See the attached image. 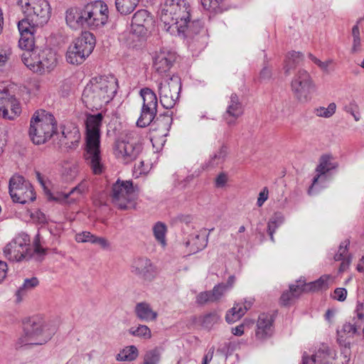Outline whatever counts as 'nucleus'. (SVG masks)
<instances>
[{
    "label": "nucleus",
    "mask_w": 364,
    "mask_h": 364,
    "mask_svg": "<svg viewBox=\"0 0 364 364\" xmlns=\"http://www.w3.org/2000/svg\"><path fill=\"white\" fill-rule=\"evenodd\" d=\"M118 87V80L113 75L93 77L83 90L82 100L88 109H101L114 98Z\"/></svg>",
    "instance_id": "f257e3e1"
},
{
    "label": "nucleus",
    "mask_w": 364,
    "mask_h": 364,
    "mask_svg": "<svg viewBox=\"0 0 364 364\" xmlns=\"http://www.w3.org/2000/svg\"><path fill=\"white\" fill-rule=\"evenodd\" d=\"M33 251L30 245V237L26 233L16 235L3 249L4 257L11 262H21L35 259L41 261L43 259L45 250L41 247L40 235L38 233L33 241Z\"/></svg>",
    "instance_id": "f03ea898"
},
{
    "label": "nucleus",
    "mask_w": 364,
    "mask_h": 364,
    "mask_svg": "<svg viewBox=\"0 0 364 364\" xmlns=\"http://www.w3.org/2000/svg\"><path fill=\"white\" fill-rule=\"evenodd\" d=\"M190 16V6L186 0H166L160 19L167 31L176 29L178 34L185 35Z\"/></svg>",
    "instance_id": "7ed1b4c3"
},
{
    "label": "nucleus",
    "mask_w": 364,
    "mask_h": 364,
    "mask_svg": "<svg viewBox=\"0 0 364 364\" xmlns=\"http://www.w3.org/2000/svg\"><path fill=\"white\" fill-rule=\"evenodd\" d=\"M95 46V38L90 32H85L70 46L67 53V62L73 65L82 64L92 53Z\"/></svg>",
    "instance_id": "20e7f679"
},
{
    "label": "nucleus",
    "mask_w": 364,
    "mask_h": 364,
    "mask_svg": "<svg viewBox=\"0 0 364 364\" xmlns=\"http://www.w3.org/2000/svg\"><path fill=\"white\" fill-rule=\"evenodd\" d=\"M45 319L42 316H33L24 323L23 335L18 339V345L31 346L43 345L46 342Z\"/></svg>",
    "instance_id": "39448f33"
},
{
    "label": "nucleus",
    "mask_w": 364,
    "mask_h": 364,
    "mask_svg": "<svg viewBox=\"0 0 364 364\" xmlns=\"http://www.w3.org/2000/svg\"><path fill=\"white\" fill-rule=\"evenodd\" d=\"M135 135L136 133L131 132L124 139L117 140L114 144V154L124 164L135 161L142 152L143 144Z\"/></svg>",
    "instance_id": "423d86ee"
},
{
    "label": "nucleus",
    "mask_w": 364,
    "mask_h": 364,
    "mask_svg": "<svg viewBox=\"0 0 364 364\" xmlns=\"http://www.w3.org/2000/svg\"><path fill=\"white\" fill-rule=\"evenodd\" d=\"M9 193L12 201L16 203L26 204L36 198L31 183L18 173L14 174L9 181Z\"/></svg>",
    "instance_id": "0eeeda50"
},
{
    "label": "nucleus",
    "mask_w": 364,
    "mask_h": 364,
    "mask_svg": "<svg viewBox=\"0 0 364 364\" xmlns=\"http://www.w3.org/2000/svg\"><path fill=\"white\" fill-rule=\"evenodd\" d=\"M136 191L132 181L118 179L112 188L113 203L120 210L135 208Z\"/></svg>",
    "instance_id": "6e6552de"
},
{
    "label": "nucleus",
    "mask_w": 364,
    "mask_h": 364,
    "mask_svg": "<svg viewBox=\"0 0 364 364\" xmlns=\"http://www.w3.org/2000/svg\"><path fill=\"white\" fill-rule=\"evenodd\" d=\"M139 94L143 99V104L136 125L144 128L150 125L156 117L158 99L156 93L149 87L141 88Z\"/></svg>",
    "instance_id": "1a4fd4ad"
},
{
    "label": "nucleus",
    "mask_w": 364,
    "mask_h": 364,
    "mask_svg": "<svg viewBox=\"0 0 364 364\" xmlns=\"http://www.w3.org/2000/svg\"><path fill=\"white\" fill-rule=\"evenodd\" d=\"M84 158L95 174L102 172L100 156V133H85Z\"/></svg>",
    "instance_id": "9d476101"
},
{
    "label": "nucleus",
    "mask_w": 364,
    "mask_h": 364,
    "mask_svg": "<svg viewBox=\"0 0 364 364\" xmlns=\"http://www.w3.org/2000/svg\"><path fill=\"white\" fill-rule=\"evenodd\" d=\"M291 90L296 100L306 102L311 98L315 85L309 72L299 69L294 75L291 82Z\"/></svg>",
    "instance_id": "9b49d317"
},
{
    "label": "nucleus",
    "mask_w": 364,
    "mask_h": 364,
    "mask_svg": "<svg viewBox=\"0 0 364 364\" xmlns=\"http://www.w3.org/2000/svg\"><path fill=\"white\" fill-rule=\"evenodd\" d=\"M109 10L106 4L95 1L84 6L85 27L95 29L104 26L108 21Z\"/></svg>",
    "instance_id": "f8f14e48"
},
{
    "label": "nucleus",
    "mask_w": 364,
    "mask_h": 364,
    "mask_svg": "<svg viewBox=\"0 0 364 364\" xmlns=\"http://www.w3.org/2000/svg\"><path fill=\"white\" fill-rule=\"evenodd\" d=\"M33 18L30 21L29 18H25L19 21L17 25L20 35L18 47L27 53L34 51L33 48L38 39L36 34L39 29L43 31L42 28H38L33 23Z\"/></svg>",
    "instance_id": "ddd939ff"
},
{
    "label": "nucleus",
    "mask_w": 364,
    "mask_h": 364,
    "mask_svg": "<svg viewBox=\"0 0 364 364\" xmlns=\"http://www.w3.org/2000/svg\"><path fill=\"white\" fill-rule=\"evenodd\" d=\"M21 107L19 101L9 93L6 87H0V117L14 120L20 116Z\"/></svg>",
    "instance_id": "4468645a"
},
{
    "label": "nucleus",
    "mask_w": 364,
    "mask_h": 364,
    "mask_svg": "<svg viewBox=\"0 0 364 364\" xmlns=\"http://www.w3.org/2000/svg\"><path fill=\"white\" fill-rule=\"evenodd\" d=\"M60 137L56 143L58 148L67 151L75 150L80 144L81 134L75 124L60 125Z\"/></svg>",
    "instance_id": "2eb2a0df"
},
{
    "label": "nucleus",
    "mask_w": 364,
    "mask_h": 364,
    "mask_svg": "<svg viewBox=\"0 0 364 364\" xmlns=\"http://www.w3.org/2000/svg\"><path fill=\"white\" fill-rule=\"evenodd\" d=\"M181 88L180 81L173 78L166 85L159 84L160 102L165 109H170L173 107L178 99Z\"/></svg>",
    "instance_id": "dca6fc26"
},
{
    "label": "nucleus",
    "mask_w": 364,
    "mask_h": 364,
    "mask_svg": "<svg viewBox=\"0 0 364 364\" xmlns=\"http://www.w3.org/2000/svg\"><path fill=\"white\" fill-rule=\"evenodd\" d=\"M45 119L46 110L43 109L36 111L31 119L28 133L35 144L40 145L46 142Z\"/></svg>",
    "instance_id": "f3484780"
},
{
    "label": "nucleus",
    "mask_w": 364,
    "mask_h": 364,
    "mask_svg": "<svg viewBox=\"0 0 364 364\" xmlns=\"http://www.w3.org/2000/svg\"><path fill=\"white\" fill-rule=\"evenodd\" d=\"M338 167V162L333 160L331 154H323L321 156L318 164L316 168V175L312 179L311 186L309 187L308 193L311 195L314 193V188L319 180L326 181V175L333 170Z\"/></svg>",
    "instance_id": "a211bd4d"
},
{
    "label": "nucleus",
    "mask_w": 364,
    "mask_h": 364,
    "mask_svg": "<svg viewBox=\"0 0 364 364\" xmlns=\"http://www.w3.org/2000/svg\"><path fill=\"white\" fill-rule=\"evenodd\" d=\"M130 270L138 278L149 282L153 280L157 274L156 266L147 257L134 259Z\"/></svg>",
    "instance_id": "6ab92c4d"
},
{
    "label": "nucleus",
    "mask_w": 364,
    "mask_h": 364,
    "mask_svg": "<svg viewBox=\"0 0 364 364\" xmlns=\"http://www.w3.org/2000/svg\"><path fill=\"white\" fill-rule=\"evenodd\" d=\"M244 113V107L237 94L232 93L228 102L223 118L229 126L235 124L236 120Z\"/></svg>",
    "instance_id": "aec40b11"
},
{
    "label": "nucleus",
    "mask_w": 364,
    "mask_h": 364,
    "mask_svg": "<svg viewBox=\"0 0 364 364\" xmlns=\"http://www.w3.org/2000/svg\"><path fill=\"white\" fill-rule=\"evenodd\" d=\"M175 60L176 54L174 52L163 48L156 53L153 66L158 73H166L172 67Z\"/></svg>",
    "instance_id": "412c9836"
},
{
    "label": "nucleus",
    "mask_w": 364,
    "mask_h": 364,
    "mask_svg": "<svg viewBox=\"0 0 364 364\" xmlns=\"http://www.w3.org/2000/svg\"><path fill=\"white\" fill-rule=\"evenodd\" d=\"M153 18L150 13L145 9L137 11L132 19V28L134 33L144 34L151 26Z\"/></svg>",
    "instance_id": "4be33fe9"
},
{
    "label": "nucleus",
    "mask_w": 364,
    "mask_h": 364,
    "mask_svg": "<svg viewBox=\"0 0 364 364\" xmlns=\"http://www.w3.org/2000/svg\"><path fill=\"white\" fill-rule=\"evenodd\" d=\"M22 61L31 70L38 74L44 73L45 53L41 50V55L37 50L31 53H23L21 56Z\"/></svg>",
    "instance_id": "5701e85b"
},
{
    "label": "nucleus",
    "mask_w": 364,
    "mask_h": 364,
    "mask_svg": "<svg viewBox=\"0 0 364 364\" xmlns=\"http://www.w3.org/2000/svg\"><path fill=\"white\" fill-rule=\"evenodd\" d=\"M273 318L268 314H261L257 320L255 336L258 340H266L273 333Z\"/></svg>",
    "instance_id": "b1692460"
},
{
    "label": "nucleus",
    "mask_w": 364,
    "mask_h": 364,
    "mask_svg": "<svg viewBox=\"0 0 364 364\" xmlns=\"http://www.w3.org/2000/svg\"><path fill=\"white\" fill-rule=\"evenodd\" d=\"M155 120L152 122V132H159L158 134H154L153 137L166 136L171 129L173 122L172 112L166 111L164 114H161L155 117Z\"/></svg>",
    "instance_id": "393cba45"
},
{
    "label": "nucleus",
    "mask_w": 364,
    "mask_h": 364,
    "mask_svg": "<svg viewBox=\"0 0 364 364\" xmlns=\"http://www.w3.org/2000/svg\"><path fill=\"white\" fill-rule=\"evenodd\" d=\"M45 3V0H21L19 1L23 13L27 16V18L33 17V16L43 17Z\"/></svg>",
    "instance_id": "a878e982"
},
{
    "label": "nucleus",
    "mask_w": 364,
    "mask_h": 364,
    "mask_svg": "<svg viewBox=\"0 0 364 364\" xmlns=\"http://www.w3.org/2000/svg\"><path fill=\"white\" fill-rule=\"evenodd\" d=\"M136 317L141 321L151 322L156 320L158 314L146 301L139 302L134 309Z\"/></svg>",
    "instance_id": "bb28decb"
},
{
    "label": "nucleus",
    "mask_w": 364,
    "mask_h": 364,
    "mask_svg": "<svg viewBox=\"0 0 364 364\" xmlns=\"http://www.w3.org/2000/svg\"><path fill=\"white\" fill-rule=\"evenodd\" d=\"M84 18V7L82 9L71 8L66 11V23L73 29L85 27Z\"/></svg>",
    "instance_id": "cd10ccee"
},
{
    "label": "nucleus",
    "mask_w": 364,
    "mask_h": 364,
    "mask_svg": "<svg viewBox=\"0 0 364 364\" xmlns=\"http://www.w3.org/2000/svg\"><path fill=\"white\" fill-rule=\"evenodd\" d=\"M331 276L328 274H323L318 279L306 283L304 281L299 280L297 283L301 287L302 292H315L323 289H327L329 287L328 281Z\"/></svg>",
    "instance_id": "c85d7f7f"
},
{
    "label": "nucleus",
    "mask_w": 364,
    "mask_h": 364,
    "mask_svg": "<svg viewBox=\"0 0 364 364\" xmlns=\"http://www.w3.org/2000/svg\"><path fill=\"white\" fill-rule=\"evenodd\" d=\"M349 240H346L343 242H342L339 245L337 253L334 255L335 261H341L339 267V272H341L346 271L348 268L351 262L352 257L348 253V247L349 246Z\"/></svg>",
    "instance_id": "c756f323"
},
{
    "label": "nucleus",
    "mask_w": 364,
    "mask_h": 364,
    "mask_svg": "<svg viewBox=\"0 0 364 364\" xmlns=\"http://www.w3.org/2000/svg\"><path fill=\"white\" fill-rule=\"evenodd\" d=\"M301 287L299 283L289 285V289L285 291L281 295L279 302L283 306H289L293 304L295 299H298L303 293Z\"/></svg>",
    "instance_id": "7c9ffc66"
},
{
    "label": "nucleus",
    "mask_w": 364,
    "mask_h": 364,
    "mask_svg": "<svg viewBox=\"0 0 364 364\" xmlns=\"http://www.w3.org/2000/svg\"><path fill=\"white\" fill-rule=\"evenodd\" d=\"M252 301H245L242 306L239 304H235L231 309H230L225 316V321L228 323H232L238 321L251 307Z\"/></svg>",
    "instance_id": "2f4dec72"
},
{
    "label": "nucleus",
    "mask_w": 364,
    "mask_h": 364,
    "mask_svg": "<svg viewBox=\"0 0 364 364\" xmlns=\"http://www.w3.org/2000/svg\"><path fill=\"white\" fill-rule=\"evenodd\" d=\"M338 341L341 345L344 346L346 348H350V342L344 338L343 334H346L347 338H353L358 333V328L355 324L350 323H346L343 325L342 329L337 331Z\"/></svg>",
    "instance_id": "473e14b6"
},
{
    "label": "nucleus",
    "mask_w": 364,
    "mask_h": 364,
    "mask_svg": "<svg viewBox=\"0 0 364 364\" xmlns=\"http://www.w3.org/2000/svg\"><path fill=\"white\" fill-rule=\"evenodd\" d=\"M85 189L86 187L85 185L80 184L73 188L68 193H56L55 194H54L47 188V202L55 201L56 203H61L65 201L70 195L74 194L75 193L81 194L85 192Z\"/></svg>",
    "instance_id": "72a5a7b5"
},
{
    "label": "nucleus",
    "mask_w": 364,
    "mask_h": 364,
    "mask_svg": "<svg viewBox=\"0 0 364 364\" xmlns=\"http://www.w3.org/2000/svg\"><path fill=\"white\" fill-rule=\"evenodd\" d=\"M304 55L300 52L291 51L287 56L284 65V74L290 75L292 70L295 69L297 65L303 60Z\"/></svg>",
    "instance_id": "f704fd0d"
},
{
    "label": "nucleus",
    "mask_w": 364,
    "mask_h": 364,
    "mask_svg": "<svg viewBox=\"0 0 364 364\" xmlns=\"http://www.w3.org/2000/svg\"><path fill=\"white\" fill-rule=\"evenodd\" d=\"M102 119L103 116L101 113H97L96 114H87L85 121L86 133H100Z\"/></svg>",
    "instance_id": "c9c22d12"
},
{
    "label": "nucleus",
    "mask_w": 364,
    "mask_h": 364,
    "mask_svg": "<svg viewBox=\"0 0 364 364\" xmlns=\"http://www.w3.org/2000/svg\"><path fill=\"white\" fill-rule=\"evenodd\" d=\"M208 244V239L200 235H191L188 241L186 242V246L190 247V251L196 253L203 250Z\"/></svg>",
    "instance_id": "e433bc0d"
},
{
    "label": "nucleus",
    "mask_w": 364,
    "mask_h": 364,
    "mask_svg": "<svg viewBox=\"0 0 364 364\" xmlns=\"http://www.w3.org/2000/svg\"><path fill=\"white\" fill-rule=\"evenodd\" d=\"M38 284L39 282L36 277L26 279L23 284L18 289L16 292V302H21L28 292L37 287Z\"/></svg>",
    "instance_id": "4c0bfd02"
},
{
    "label": "nucleus",
    "mask_w": 364,
    "mask_h": 364,
    "mask_svg": "<svg viewBox=\"0 0 364 364\" xmlns=\"http://www.w3.org/2000/svg\"><path fill=\"white\" fill-rule=\"evenodd\" d=\"M228 153V146L225 144L222 145L217 151L210 156L209 160L205 164L206 168H213L223 163Z\"/></svg>",
    "instance_id": "58836bf2"
},
{
    "label": "nucleus",
    "mask_w": 364,
    "mask_h": 364,
    "mask_svg": "<svg viewBox=\"0 0 364 364\" xmlns=\"http://www.w3.org/2000/svg\"><path fill=\"white\" fill-rule=\"evenodd\" d=\"M139 350L135 346H128L124 348L117 355L116 359L118 361H133L137 358Z\"/></svg>",
    "instance_id": "ea45409f"
},
{
    "label": "nucleus",
    "mask_w": 364,
    "mask_h": 364,
    "mask_svg": "<svg viewBox=\"0 0 364 364\" xmlns=\"http://www.w3.org/2000/svg\"><path fill=\"white\" fill-rule=\"evenodd\" d=\"M139 2V0H115V6L118 12L127 15L135 9Z\"/></svg>",
    "instance_id": "a19ab883"
},
{
    "label": "nucleus",
    "mask_w": 364,
    "mask_h": 364,
    "mask_svg": "<svg viewBox=\"0 0 364 364\" xmlns=\"http://www.w3.org/2000/svg\"><path fill=\"white\" fill-rule=\"evenodd\" d=\"M78 173V165L76 163L66 162L63 166L62 176L66 181H71Z\"/></svg>",
    "instance_id": "79ce46f5"
},
{
    "label": "nucleus",
    "mask_w": 364,
    "mask_h": 364,
    "mask_svg": "<svg viewBox=\"0 0 364 364\" xmlns=\"http://www.w3.org/2000/svg\"><path fill=\"white\" fill-rule=\"evenodd\" d=\"M129 333L133 336L144 339H149L151 337L150 328L142 324H139L136 327H132L129 329Z\"/></svg>",
    "instance_id": "37998d69"
},
{
    "label": "nucleus",
    "mask_w": 364,
    "mask_h": 364,
    "mask_svg": "<svg viewBox=\"0 0 364 364\" xmlns=\"http://www.w3.org/2000/svg\"><path fill=\"white\" fill-rule=\"evenodd\" d=\"M154 235L156 240L161 243L163 247L166 245V226L161 222L156 223L153 228Z\"/></svg>",
    "instance_id": "c03bdc74"
},
{
    "label": "nucleus",
    "mask_w": 364,
    "mask_h": 364,
    "mask_svg": "<svg viewBox=\"0 0 364 364\" xmlns=\"http://www.w3.org/2000/svg\"><path fill=\"white\" fill-rule=\"evenodd\" d=\"M58 135L59 132L57 120L52 114L47 113V138L49 137L50 139Z\"/></svg>",
    "instance_id": "a18cd8bd"
},
{
    "label": "nucleus",
    "mask_w": 364,
    "mask_h": 364,
    "mask_svg": "<svg viewBox=\"0 0 364 364\" xmlns=\"http://www.w3.org/2000/svg\"><path fill=\"white\" fill-rule=\"evenodd\" d=\"M161 354V350L158 348L148 350L144 355V364H159Z\"/></svg>",
    "instance_id": "49530a36"
},
{
    "label": "nucleus",
    "mask_w": 364,
    "mask_h": 364,
    "mask_svg": "<svg viewBox=\"0 0 364 364\" xmlns=\"http://www.w3.org/2000/svg\"><path fill=\"white\" fill-rule=\"evenodd\" d=\"M223 0H200V3L204 9L213 13H218L223 11L221 4Z\"/></svg>",
    "instance_id": "de8ad7c7"
},
{
    "label": "nucleus",
    "mask_w": 364,
    "mask_h": 364,
    "mask_svg": "<svg viewBox=\"0 0 364 364\" xmlns=\"http://www.w3.org/2000/svg\"><path fill=\"white\" fill-rule=\"evenodd\" d=\"M220 316L217 312H210L203 316L201 325L205 328L210 329L215 323L220 320Z\"/></svg>",
    "instance_id": "09e8293b"
},
{
    "label": "nucleus",
    "mask_w": 364,
    "mask_h": 364,
    "mask_svg": "<svg viewBox=\"0 0 364 364\" xmlns=\"http://www.w3.org/2000/svg\"><path fill=\"white\" fill-rule=\"evenodd\" d=\"M330 355V350L326 348V349H319L311 357L316 361V364H328V357Z\"/></svg>",
    "instance_id": "8fccbe9b"
},
{
    "label": "nucleus",
    "mask_w": 364,
    "mask_h": 364,
    "mask_svg": "<svg viewBox=\"0 0 364 364\" xmlns=\"http://www.w3.org/2000/svg\"><path fill=\"white\" fill-rule=\"evenodd\" d=\"M336 105L331 102L328 107H320L316 109V114L318 117L328 118L331 117L336 112Z\"/></svg>",
    "instance_id": "3c124183"
},
{
    "label": "nucleus",
    "mask_w": 364,
    "mask_h": 364,
    "mask_svg": "<svg viewBox=\"0 0 364 364\" xmlns=\"http://www.w3.org/2000/svg\"><path fill=\"white\" fill-rule=\"evenodd\" d=\"M59 55L57 51L50 48L47 53V71L53 70L58 61Z\"/></svg>",
    "instance_id": "603ef678"
},
{
    "label": "nucleus",
    "mask_w": 364,
    "mask_h": 364,
    "mask_svg": "<svg viewBox=\"0 0 364 364\" xmlns=\"http://www.w3.org/2000/svg\"><path fill=\"white\" fill-rule=\"evenodd\" d=\"M226 290L227 285L223 283L215 285L213 290L210 291L213 301L214 302L218 301Z\"/></svg>",
    "instance_id": "864d4df0"
},
{
    "label": "nucleus",
    "mask_w": 364,
    "mask_h": 364,
    "mask_svg": "<svg viewBox=\"0 0 364 364\" xmlns=\"http://www.w3.org/2000/svg\"><path fill=\"white\" fill-rule=\"evenodd\" d=\"M11 54V49L9 46H0V67L6 65Z\"/></svg>",
    "instance_id": "5fc2aeb1"
},
{
    "label": "nucleus",
    "mask_w": 364,
    "mask_h": 364,
    "mask_svg": "<svg viewBox=\"0 0 364 364\" xmlns=\"http://www.w3.org/2000/svg\"><path fill=\"white\" fill-rule=\"evenodd\" d=\"M203 28V23L199 20L193 21L188 23V28L186 31L187 33L186 36L191 34H197L200 32V29ZM186 36V34L184 35Z\"/></svg>",
    "instance_id": "6e6d98bb"
},
{
    "label": "nucleus",
    "mask_w": 364,
    "mask_h": 364,
    "mask_svg": "<svg viewBox=\"0 0 364 364\" xmlns=\"http://www.w3.org/2000/svg\"><path fill=\"white\" fill-rule=\"evenodd\" d=\"M308 57L312 62H314L316 65H318L321 70L326 73H328V66L332 63L331 60H328L326 61L323 62L311 53H309Z\"/></svg>",
    "instance_id": "4d7b16f0"
},
{
    "label": "nucleus",
    "mask_w": 364,
    "mask_h": 364,
    "mask_svg": "<svg viewBox=\"0 0 364 364\" xmlns=\"http://www.w3.org/2000/svg\"><path fill=\"white\" fill-rule=\"evenodd\" d=\"M95 235H92L91 232L87 231H83L82 232L77 233L75 235V240L77 242H90L92 243V240L94 239Z\"/></svg>",
    "instance_id": "13d9d810"
},
{
    "label": "nucleus",
    "mask_w": 364,
    "mask_h": 364,
    "mask_svg": "<svg viewBox=\"0 0 364 364\" xmlns=\"http://www.w3.org/2000/svg\"><path fill=\"white\" fill-rule=\"evenodd\" d=\"M59 324L60 318L58 317L50 320L49 323H47V336L54 335L58 328Z\"/></svg>",
    "instance_id": "bf43d9fd"
},
{
    "label": "nucleus",
    "mask_w": 364,
    "mask_h": 364,
    "mask_svg": "<svg viewBox=\"0 0 364 364\" xmlns=\"http://www.w3.org/2000/svg\"><path fill=\"white\" fill-rule=\"evenodd\" d=\"M208 301L213 302L210 291L200 292L196 296V302L200 305L205 304Z\"/></svg>",
    "instance_id": "052dcab7"
},
{
    "label": "nucleus",
    "mask_w": 364,
    "mask_h": 364,
    "mask_svg": "<svg viewBox=\"0 0 364 364\" xmlns=\"http://www.w3.org/2000/svg\"><path fill=\"white\" fill-rule=\"evenodd\" d=\"M228 182V175L225 172L220 173L215 180V186L218 188H223Z\"/></svg>",
    "instance_id": "680f3d73"
},
{
    "label": "nucleus",
    "mask_w": 364,
    "mask_h": 364,
    "mask_svg": "<svg viewBox=\"0 0 364 364\" xmlns=\"http://www.w3.org/2000/svg\"><path fill=\"white\" fill-rule=\"evenodd\" d=\"M332 296L336 300L343 301L347 296V290L345 288H336Z\"/></svg>",
    "instance_id": "e2e57ef3"
},
{
    "label": "nucleus",
    "mask_w": 364,
    "mask_h": 364,
    "mask_svg": "<svg viewBox=\"0 0 364 364\" xmlns=\"http://www.w3.org/2000/svg\"><path fill=\"white\" fill-rule=\"evenodd\" d=\"M269 196V191L267 187L263 188V189L259 193V196L257 200V205L258 207H261L263 205L264 202L268 199Z\"/></svg>",
    "instance_id": "0e129e2a"
},
{
    "label": "nucleus",
    "mask_w": 364,
    "mask_h": 364,
    "mask_svg": "<svg viewBox=\"0 0 364 364\" xmlns=\"http://www.w3.org/2000/svg\"><path fill=\"white\" fill-rule=\"evenodd\" d=\"M274 223V221H269L267 223V232L269 235L271 241L272 242H274V233L276 232V230L279 228L277 225H275Z\"/></svg>",
    "instance_id": "69168bd1"
},
{
    "label": "nucleus",
    "mask_w": 364,
    "mask_h": 364,
    "mask_svg": "<svg viewBox=\"0 0 364 364\" xmlns=\"http://www.w3.org/2000/svg\"><path fill=\"white\" fill-rule=\"evenodd\" d=\"M92 244L99 245L103 248L109 247V242L105 237H97L96 235H95L94 239L92 240Z\"/></svg>",
    "instance_id": "338daca9"
},
{
    "label": "nucleus",
    "mask_w": 364,
    "mask_h": 364,
    "mask_svg": "<svg viewBox=\"0 0 364 364\" xmlns=\"http://www.w3.org/2000/svg\"><path fill=\"white\" fill-rule=\"evenodd\" d=\"M32 218L33 220H37L38 223L41 224H44L46 222V216L44 213L38 210L32 214Z\"/></svg>",
    "instance_id": "774afa93"
}]
</instances>
